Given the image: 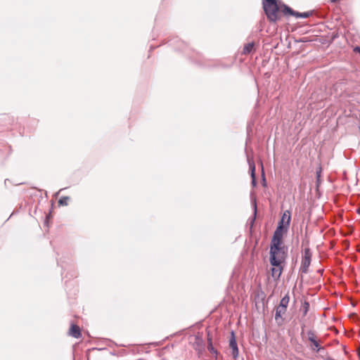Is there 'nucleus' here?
I'll list each match as a JSON object with an SVG mask.
<instances>
[{"instance_id": "1", "label": "nucleus", "mask_w": 360, "mask_h": 360, "mask_svg": "<svg viewBox=\"0 0 360 360\" xmlns=\"http://www.w3.org/2000/svg\"><path fill=\"white\" fill-rule=\"evenodd\" d=\"M263 8L267 16V18L272 22H276L281 18V13L283 15H294L296 18H306L310 15L308 12L298 13L294 11L292 8L285 4L274 1L268 4H263Z\"/></svg>"}, {"instance_id": "2", "label": "nucleus", "mask_w": 360, "mask_h": 360, "mask_svg": "<svg viewBox=\"0 0 360 360\" xmlns=\"http://www.w3.org/2000/svg\"><path fill=\"white\" fill-rule=\"evenodd\" d=\"M287 257V250L283 245V237L279 233L273 236L270 246V264L272 266L282 264Z\"/></svg>"}, {"instance_id": "3", "label": "nucleus", "mask_w": 360, "mask_h": 360, "mask_svg": "<svg viewBox=\"0 0 360 360\" xmlns=\"http://www.w3.org/2000/svg\"><path fill=\"white\" fill-rule=\"evenodd\" d=\"M290 219L291 217L290 211H285L281 217V219L278 224V226L274 233V236H276V233H279L280 236L283 237L284 233H285L288 230Z\"/></svg>"}, {"instance_id": "4", "label": "nucleus", "mask_w": 360, "mask_h": 360, "mask_svg": "<svg viewBox=\"0 0 360 360\" xmlns=\"http://www.w3.org/2000/svg\"><path fill=\"white\" fill-rule=\"evenodd\" d=\"M311 254L309 248H306L302 260L301 269L303 273H307L311 264Z\"/></svg>"}, {"instance_id": "5", "label": "nucleus", "mask_w": 360, "mask_h": 360, "mask_svg": "<svg viewBox=\"0 0 360 360\" xmlns=\"http://www.w3.org/2000/svg\"><path fill=\"white\" fill-rule=\"evenodd\" d=\"M287 308L285 307L280 306L277 307L276 309L275 319L279 324H281L283 323V316L285 314Z\"/></svg>"}, {"instance_id": "6", "label": "nucleus", "mask_w": 360, "mask_h": 360, "mask_svg": "<svg viewBox=\"0 0 360 360\" xmlns=\"http://www.w3.org/2000/svg\"><path fill=\"white\" fill-rule=\"evenodd\" d=\"M69 335L75 338H80L82 336L80 328L77 325L72 324L69 330Z\"/></svg>"}, {"instance_id": "7", "label": "nucleus", "mask_w": 360, "mask_h": 360, "mask_svg": "<svg viewBox=\"0 0 360 360\" xmlns=\"http://www.w3.org/2000/svg\"><path fill=\"white\" fill-rule=\"evenodd\" d=\"M229 346L232 349V355L234 359H236L238 356V349L235 337L233 335L229 341Z\"/></svg>"}, {"instance_id": "8", "label": "nucleus", "mask_w": 360, "mask_h": 360, "mask_svg": "<svg viewBox=\"0 0 360 360\" xmlns=\"http://www.w3.org/2000/svg\"><path fill=\"white\" fill-rule=\"evenodd\" d=\"M283 271V266L282 264H280L279 266H273V267L271 269V276L274 278L278 279L281 275Z\"/></svg>"}, {"instance_id": "9", "label": "nucleus", "mask_w": 360, "mask_h": 360, "mask_svg": "<svg viewBox=\"0 0 360 360\" xmlns=\"http://www.w3.org/2000/svg\"><path fill=\"white\" fill-rule=\"evenodd\" d=\"M250 170L252 178V184L253 186L256 185V177H255V165L253 162H249Z\"/></svg>"}, {"instance_id": "10", "label": "nucleus", "mask_w": 360, "mask_h": 360, "mask_svg": "<svg viewBox=\"0 0 360 360\" xmlns=\"http://www.w3.org/2000/svg\"><path fill=\"white\" fill-rule=\"evenodd\" d=\"M254 47H255L254 42H250V43L246 44L243 47V50L242 52L243 54L248 55V54L250 53L254 50Z\"/></svg>"}, {"instance_id": "11", "label": "nucleus", "mask_w": 360, "mask_h": 360, "mask_svg": "<svg viewBox=\"0 0 360 360\" xmlns=\"http://www.w3.org/2000/svg\"><path fill=\"white\" fill-rule=\"evenodd\" d=\"M309 309V304L307 302H304L302 304L301 308H300V311L302 312V314L304 316H305L307 314Z\"/></svg>"}, {"instance_id": "12", "label": "nucleus", "mask_w": 360, "mask_h": 360, "mask_svg": "<svg viewBox=\"0 0 360 360\" xmlns=\"http://www.w3.org/2000/svg\"><path fill=\"white\" fill-rule=\"evenodd\" d=\"M289 300H290L289 296L288 295H285L281 299L278 306L287 308L288 303H289Z\"/></svg>"}, {"instance_id": "13", "label": "nucleus", "mask_w": 360, "mask_h": 360, "mask_svg": "<svg viewBox=\"0 0 360 360\" xmlns=\"http://www.w3.org/2000/svg\"><path fill=\"white\" fill-rule=\"evenodd\" d=\"M69 200H70V197H68V196L61 197L58 200V204L60 205L66 206L68 205Z\"/></svg>"}, {"instance_id": "14", "label": "nucleus", "mask_w": 360, "mask_h": 360, "mask_svg": "<svg viewBox=\"0 0 360 360\" xmlns=\"http://www.w3.org/2000/svg\"><path fill=\"white\" fill-rule=\"evenodd\" d=\"M307 337H308V340L311 342H315V340H316V335L315 333L313 330H309L307 332Z\"/></svg>"}, {"instance_id": "15", "label": "nucleus", "mask_w": 360, "mask_h": 360, "mask_svg": "<svg viewBox=\"0 0 360 360\" xmlns=\"http://www.w3.org/2000/svg\"><path fill=\"white\" fill-rule=\"evenodd\" d=\"M208 350L212 353H217V351L214 349V348L212 346V340L211 339H209V344L207 345Z\"/></svg>"}, {"instance_id": "16", "label": "nucleus", "mask_w": 360, "mask_h": 360, "mask_svg": "<svg viewBox=\"0 0 360 360\" xmlns=\"http://www.w3.org/2000/svg\"><path fill=\"white\" fill-rule=\"evenodd\" d=\"M311 343L313 344L314 345V349H316L317 351H319L321 348L319 347V342H317V340H315V342H311Z\"/></svg>"}, {"instance_id": "17", "label": "nucleus", "mask_w": 360, "mask_h": 360, "mask_svg": "<svg viewBox=\"0 0 360 360\" xmlns=\"http://www.w3.org/2000/svg\"><path fill=\"white\" fill-rule=\"evenodd\" d=\"M276 1L277 0H263L262 4H268V3L274 2V1Z\"/></svg>"}, {"instance_id": "18", "label": "nucleus", "mask_w": 360, "mask_h": 360, "mask_svg": "<svg viewBox=\"0 0 360 360\" xmlns=\"http://www.w3.org/2000/svg\"><path fill=\"white\" fill-rule=\"evenodd\" d=\"M354 52H357V53H360V47H359V46H356V47L354 49Z\"/></svg>"}, {"instance_id": "19", "label": "nucleus", "mask_w": 360, "mask_h": 360, "mask_svg": "<svg viewBox=\"0 0 360 360\" xmlns=\"http://www.w3.org/2000/svg\"><path fill=\"white\" fill-rule=\"evenodd\" d=\"M262 175H263V176H264V179H263L264 182H263V184L265 186V185H266V181H265V178H264V173L262 174Z\"/></svg>"}, {"instance_id": "20", "label": "nucleus", "mask_w": 360, "mask_h": 360, "mask_svg": "<svg viewBox=\"0 0 360 360\" xmlns=\"http://www.w3.org/2000/svg\"><path fill=\"white\" fill-rule=\"evenodd\" d=\"M340 0H330L331 2L333 3H335V2H338Z\"/></svg>"}, {"instance_id": "21", "label": "nucleus", "mask_w": 360, "mask_h": 360, "mask_svg": "<svg viewBox=\"0 0 360 360\" xmlns=\"http://www.w3.org/2000/svg\"><path fill=\"white\" fill-rule=\"evenodd\" d=\"M320 172H317V178H319V176H320Z\"/></svg>"}, {"instance_id": "22", "label": "nucleus", "mask_w": 360, "mask_h": 360, "mask_svg": "<svg viewBox=\"0 0 360 360\" xmlns=\"http://www.w3.org/2000/svg\"><path fill=\"white\" fill-rule=\"evenodd\" d=\"M304 325H303V326H302V331L304 330Z\"/></svg>"}]
</instances>
